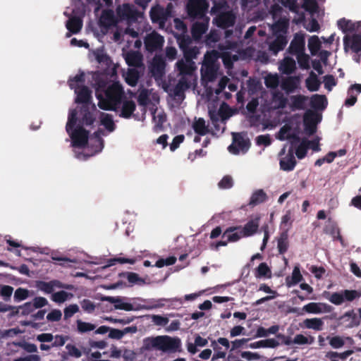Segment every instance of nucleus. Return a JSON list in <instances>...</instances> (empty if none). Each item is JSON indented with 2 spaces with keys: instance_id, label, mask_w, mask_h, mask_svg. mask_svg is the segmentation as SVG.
Listing matches in <instances>:
<instances>
[{
  "instance_id": "1",
  "label": "nucleus",
  "mask_w": 361,
  "mask_h": 361,
  "mask_svg": "<svg viewBox=\"0 0 361 361\" xmlns=\"http://www.w3.org/2000/svg\"><path fill=\"white\" fill-rule=\"evenodd\" d=\"M102 94H97L98 106L101 109L116 111L125 97L123 88L118 82H114L108 86Z\"/></svg>"
},
{
  "instance_id": "2",
  "label": "nucleus",
  "mask_w": 361,
  "mask_h": 361,
  "mask_svg": "<svg viewBox=\"0 0 361 361\" xmlns=\"http://www.w3.org/2000/svg\"><path fill=\"white\" fill-rule=\"evenodd\" d=\"M145 350H149L156 348L163 352H180L181 341L178 337L172 338L169 336H158L148 337L144 339Z\"/></svg>"
},
{
  "instance_id": "3",
  "label": "nucleus",
  "mask_w": 361,
  "mask_h": 361,
  "mask_svg": "<svg viewBox=\"0 0 361 361\" xmlns=\"http://www.w3.org/2000/svg\"><path fill=\"white\" fill-rule=\"evenodd\" d=\"M209 4L207 0H190L187 4V13L192 19H204Z\"/></svg>"
},
{
  "instance_id": "4",
  "label": "nucleus",
  "mask_w": 361,
  "mask_h": 361,
  "mask_svg": "<svg viewBox=\"0 0 361 361\" xmlns=\"http://www.w3.org/2000/svg\"><path fill=\"white\" fill-rule=\"evenodd\" d=\"M233 143L228 146V151L233 154H238L240 152L245 153L250 147L249 138L245 137L240 133H233Z\"/></svg>"
},
{
  "instance_id": "5",
  "label": "nucleus",
  "mask_w": 361,
  "mask_h": 361,
  "mask_svg": "<svg viewBox=\"0 0 361 361\" xmlns=\"http://www.w3.org/2000/svg\"><path fill=\"white\" fill-rule=\"evenodd\" d=\"M164 38L156 31L147 34L144 39V44L146 51L152 54L162 49Z\"/></svg>"
},
{
  "instance_id": "6",
  "label": "nucleus",
  "mask_w": 361,
  "mask_h": 361,
  "mask_svg": "<svg viewBox=\"0 0 361 361\" xmlns=\"http://www.w3.org/2000/svg\"><path fill=\"white\" fill-rule=\"evenodd\" d=\"M116 13L121 20H126L128 23L136 22L140 14L135 7L130 4L118 6L116 8Z\"/></svg>"
},
{
  "instance_id": "7",
  "label": "nucleus",
  "mask_w": 361,
  "mask_h": 361,
  "mask_svg": "<svg viewBox=\"0 0 361 361\" xmlns=\"http://www.w3.org/2000/svg\"><path fill=\"white\" fill-rule=\"evenodd\" d=\"M279 155L283 156L279 160L280 169L284 171H293L297 164V161L294 155L293 147L288 149L287 154H286V147H284L281 149Z\"/></svg>"
},
{
  "instance_id": "8",
  "label": "nucleus",
  "mask_w": 361,
  "mask_h": 361,
  "mask_svg": "<svg viewBox=\"0 0 361 361\" xmlns=\"http://www.w3.org/2000/svg\"><path fill=\"white\" fill-rule=\"evenodd\" d=\"M72 139L73 145L85 147L88 143L89 131L82 126H78L68 133Z\"/></svg>"
},
{
  "instance_id": "9",
  "label": "nucleus",
  "mask_w": 361,
  "mask_h": 361,
  "mask_svg": "<svg viewBox=\"0 0 361 361\" xmlns=\"http://www.w3.org/2000/svg\"><path fill=\"white\" fill-rule=\"evenodd\" d=\"M171 16V11L168 8L157 6L152 7L150 11V18L153 23H158L161 27H164L168 18Z\"/></svg>"
},
{
  "instance_id": "10",
  "label": "nucleus",
  "mask_w": 361,
  "mask_h": 361,
  "mask_svg": "<svg viewBox=\"0 0 361 361\" xmlns=\"http://www.w3.org/2000/svg\"><path fill=\"white\" fill-rule=\"evenodd\" d=\"M235 20V15L232 11H228L216 15L213 19V23L219 28L227 29L234 25Z\"/></svg>"
},
{
  "instance_id": "11",
  "label": "nucleus",
  "mask_w": 361,
  "mask_h": 361,
  "mask_svg": "<svg viewBox=\"0 0 361 361\" xmlns=\"http://www.w3.org/2000/svg\"><path fill=\"white\" fill-rule=\"evenodd\" d=\"M260 355L257 353L250 351L232 350L230 349L229 353L226 358V361H252L260 359Z\"/></svg>"
},
{
  "instance_id": "12",
  "label": "nucleus",
  "mask_w": 361,
  "mask_h": 361,
  "mask_svg": "<svg viewBox=\"0 0 361 361\" xmlns=\"http://www.w3.org/2000/svg\"><path fill=\"white\" fill-rule=\"evenodd\" d=\"M166 61L162 56L155 55L153 58L150 72L156 78H161L165 75Z\"/></svg>"
},
{
  "instance_id": "13",
  "label": "nucleus",
  "mask_w": 361,
  "mask_h": 361,
  "mask_svg": "<svg viewBox=\"0 0 361 361\" xmlns=\"http://www.w3.org/2000/svg\"><path fill=\"white\" fill-rule=\"evenodd\" d=\"M96 111L97 108L94 104L91 105H82L80 109L82 123L87 126L92 125L96 120L94 115Z\"/></svg>"
},
{
  "instance_id": "14",
  "label": "nucleus",
  "mask_w": 361,
  "mask_h": 361,
  "mask_svg": "<svg viewBox=\"0 0 361 361\" xmlns=\"http://www.w3.org/2000/svg\"><path fill=\"white\" fill-rule=\"evenodd\" d=\"M126 298L121 296H104L102 301H107L114 305V309L122 310L125 311H133L137 309L131 303L125 302Z\"/></svg>"
},
{
  "instance_id": "15",
  "label": "nucleus",
  "mask_w": 361,
  "mask_h": 361,
  "mask_svg": "<svg viewBox=\"0 0 361 361\" xmlns=\"http://www.w3.org/2000/svg\"><path fill=\"white\" fill-rule=\"evenodd\" d=\"M343 46L345 51L350 49L355 54L361 53V36L358 34L345 35Z\"/></svg>"
},
{
  "instance_id": "16",
  "label": "nucleus",
  "mask_w": 361,
  "mask_h": 361,
  "mask_svg": "<svg viewBox=\"0 0 361 361\" xmlns=\"http://www.w3.org/2000/svg\"><path fill=\"white\" fill-rule=\"evenodd\" d=\"M334 307L322 302H310L302 307V310L310 314L329 313Z\"/></svg>"
},
{
  "instance_id": "17",
  "label": "nucleus",
  "mask_w": 361,
  "mask_h": 361,
  "mask_svg": "<svg viewBox=\"0 0 361 361\" xmlns=\"http://www.w3.org/2000/svg\"><path fill=\"white\" fill-rule=\"evenodd\" d=\"M201 22L195 23L191 28V35L194 40L200 41L207 30H208L209 25V18L201 19Z\"/></svg>"
},
{
  "instance_id": "18",
  "label": "nucleus",
  "mask_w": 361,
  "mask_h": 361,
  "mask_svg": "<svg viewBox=\"0 0 361 361\" xmlns=\"http://www.w3.org/2000/svg\"><path fill=\"white\" fill-rule=\"evenodd\" d=\"M305 43L304 36L296 34L288 49V52L292 55H298L304 52Z\"/></svg>"
},
{
  "instance_id": "19",
  "label": "nucleus",
  "mask_w": 361,
  "mask_h": 361,
  "mask_svg": "<svg viewBox=\"0 0 361 361\" xmlns=\"http://www.w3.org/2000/svg\"><path fill=\"white\" fill-rule=\"evenodd\" d=\"M176 67L182 76H191L196 68L195 62L187 61L183 59L176 62Z\"/></svg>"
},
{
  "instance_id": "20",
  "label": "nucleus",
  "mask_w": 361,
  "mask_h": 361,
  "mask_svg": "<svg viewBox=\"0 0 361 361\" xmlns=\"http://www.w3.org/2000/svg\"><path fill=\"white\" fill-rule=\"evenodd\" d=\"M259 221L260 216L258 215L249 220L241 229L243 236L250 237L255 234L259 226Z\"/></svg>"
},
{
  "instance_id": "21",
  "label": "nucleus",
  "mask_w": 361,
  "mask_h": 361,
  "mask_svg": "<svg viewBox=\"0 0 361 361\" xmlns=\"http://www.w3.org/2000/svg\"><path fill=\"white\" fill-rule=\"evenodd\" d=\"M228 111H230V108L226 103H223L218 111L209 110V116L212 123H219L220 118L221 121L227 119L230 116V115L227 114Z\"/></svg>"
},
{
  "instance_id": "22",
  "label": "nucleus",
  "mask_w": 361,
  "mask_h": 361,
  "mask_svg": "<svg viewBox=\"0 0 361 361\" xmlns=\"http://www.w3.org/2000/svg\"><path fill=\"white\" fill-rule=\"evenodd\" d=\"M288 43L286 35H276L275 39L269 44V49L274 54L282 51Z\"/></svg>"
},
{
  "instance_id": "23",
  "label": "nucleus",
  "mask_w": 361,
  "mask_h": 361,
  "mask_svg": "<svg viewBox=\"0 0 361 361\" xmlns=\"http://www.w3.org/2000/svg\"><path fill=\"white\" fill-rule=\"evenodd\" d=\"M77 97L75 102L78 104H82V105H91V90L86 86H82L78 90H75Z\"/></svg>"
},
{
  "instance_id": "24",
  "label": "nucleus",
  "mask_w": 361,
  "mask_h": 361,
  "mask_svg": "<svg viewBox=\"0 0 361 361\" xmlns=\"http://www.w3.org/2000/svg\"><path fill=\"white\" fill-rule=\"evenodd\" d=\"M201 73L204 79L212 82L216 78L217 68L213 63H207L202 66Z\"/></svg>"
},
{
  "instance_id": "25",
  "label": "nucleus",
  "mask_w": 361,
  "mask_h": 361,
  "mask_svg": "<svg viewBox=\"0 0 361 361\" xmlns=\"http://www.w3.org/2000/svg\"><path fill=\"white\" fill-rule=\"evenodd\" d=\"M279 345V342L276 338H267L251 343L248 345V347L252 349L260 348H276Z\"/></svg>"
},
{
  "instance_id": "26",
  "label": "nucleus",
  "mask_w": 361,
  "mask_h": 361,
  "mask_svg": "<svg viewBox=\"0 0 361 361\" xmlns=\"http://www.w3.org/2000/svg\"><path fill=\"white\" fill-rule=\"evenodd\" d=\"M298 85V79L297 77L289 76L282 80L281 87L287 94L293 92Z\"/></svg>"
},
{
  "instance_id": "27",
  "label": "nucleus",
  "mask_w": 361,
  "mask_h": 361,
  "mask_svg": "<svg viewBox=\"0 0 361 361\" xmlns=\"http://www.w3.org/2000/svg\"><path fill=\"white\" fill-rule=\"evenodd\" d=\"M327 99L325 95L313 94L310 98V106L315 110H324L327 106Z\"/></svg>"
},
{
  "instance_id": "28",
  "label": "nucleus",
  "mask_w": 361,
  "mask_h": 361,
  "mask_svg": "<svg viewBox=\"0 0 361 361\" xmlns=\"http://www.w3.org/2000/svg\"><path fill=\"white\" fill-rule=\"evenodd\" d=\"M67 30L72 34H78L82 27V20L80 17L70 18L66 24Z\"/></svg>"
},
{
  "instance_id": "29",
  "label": "nucleus",
  "mask_w": 361,
  "mask_h": 361,
  "mask_svg": "<svg viewBox=\"0 0 361 361\" xmlns=\"http://www.w3.org/2000/svg\"><path fill=\"white\" fill-rule=\"evenodd\" d=\"M240 226H231L226 229L222 234V238H226L228 242H237L243 236L242 231L235 232L236 230L240 229Z\"/></svg>"
},
{
  "instance_id": "30",
  "label": "nucleus",
  "mask_w": 361,
  "mask_h": 361,
  "mask_svg": "<svg viewBox=\"0 0 361 361\" xmlns=\"http://www.w3.org/2000/svg\"><path fill=\"white\" fill-rule=\"evenodd\" d=\"M267 199V193L262 189H259L252 194L248 204L251 207H255L265 202Z\"/></svg>"
},
{
  "instance_id": "31",
  "label": "nucleus",
  "mask_w": 361,
  "mask_h": 361,
  "mask_svg": "<svg viewBox=\"0 0 361 361\" xmlns=\"http://www.w3.org/2000/svg\"><path fill=\"white\" fill-rule=\"evenodd\" d=\"M136 104L133 100H125L123 102V106L121 108V111L120 114V116L129 118L131 117L133 112L135 111Z\"/></svg>"
},
{
  "instance_id": "32",
  "label": "nucleus",
  "mask_w": 361,
  "mask_h": 361,
  "mask_svg": "<svg viewBox=\"0 0 361 361\" xmlns=\"http://www.w3.org/2000/svg\"><path fill=\"white\" fill-rule=\"evenodd\" d=\"M93 79L94 82L92 84L93 87L95 89L96 97H97V94H102L106 90L107 81L104 78L101 77L98 74H94L93 75Z\"/></svg>"
},
{
  "instance_id": "33",
  "label": "nucleus",
  "mask_w": 361,
  "mask_h": 361,
  "mask_svg": "<svg viewBox=\"0 0 361 361\" xmlns=\"http://www.w3.org/2000/svg\"><path fill=\"white\" fill-rule=\"evenodd\" d=\"M305 84L309 91L316 92L319 90L321 82L317 75L313 71H311L309 77L305 80Z\"/></svg>"
},
{
  "instance_id": "34",
  "label": "nucleus",
  "mask_w": 361,
  "mask_h": 361,
  "mask_svg": "<svg viewBox=\"0 0 361 361\" xmlns=\"http://www.w3.org/2000/svg\"><path fill=\"white\" fill-rule=\"evenodd\" d=\"M291 104L290 107L292 110H301L305 109V102L307 97L302 94L293 95L290 97Z\"/></svg>"
},
{
  "instance_id": "35",
  "label": "nucleus",
  "mask_w": 361,
  "mask_h": 361,
  "mask_svg": "<svg viewBox=\"0 0 361 361\" xmlns=\"http://www.w3.org/2000/svg\"><path fill=\"white\" fill-rule=\"evenodd\" d=\"M126 61L129 66L139 68L142 65V55L137 51L128 53L126 58Z\"/></svg>"
},
{
  "instance_id": "36",
  "label": "nucleus",
  "mask_w": 361,
  "mask_h": 361,
  "mask_svg": "<svg viewBox=\"0 0 361 361\" xmlns=\"http://www.w3.org/2000/svg\"><path fill=\"white\" fill-rule=\"evenodd\" d=\"M353 350H348L343 353L329 351L326 353L325 357L329 359L330 361H338V359L344 360L353 354Z\"/></svg>"
},
{
  "instance_id": "37",
  "label": "nucleus",
  "mask_w": 361,
  "mask_h": 361,
  "mask_svg": "<svg viewBox=\"0 0 361 361\" xmlns=\"http://www.w3.org/2000/svg\"><path fill=\"white\" fill-rule=\"evenodd\" d=\"M100 122L106 129L109 132H113L116 128V125L113 120L112 115L106 113H100Z\"/></svg>"
},
{
  "instance_id": "38",
  "label": "nucleus",
  "mask_w": 361,
  "mask_h": 361,
  "mask_svg": "<svg viewBox=\"0 0 361 361\" xmlns=\"http://www.w3.org/2000/svg\"><path fill=\"white\" fill-rule=\"evenodd\" d=\"M289 246L288 235L287 231L281 233L277 242V248L279 254L283 255L287 252Z\"/></svg>"
},
{
  "instance_id": "39",
  "label": "nucleus",
  "mask_w": 361,
  "mask_h": 361,
  "mask_svg": "<svg viewBox=\"0 0 361 361\" xmlns=\"http://www.w3.org/2000/svg\"><path fill=\"white\" fill-rule=\"evenodd\" d=\"M192 128L199 135H205L209 132L208 127L205 125V121L202 118H199L194 121Z\"/></svg>"
},
{
  "instance_id": "40",
  "label": "nucleus",
  "mask_w": 361,
  "mask_h": 361,
  "mask_svg": "<svg viewBox=\"0 0 361 361\" xmlns=\"http://www.w3.org/2000/svg\"><path fill=\"white\" fill-rule=\"evenodd\" d=\"M337 25L338 28L341 29L343 33L353 32L356 30L355 23L344 18L338 20Z\"/></svg>"
},
{
  "instance_id": "41",
  "label": "nucleus",
  "mask_w": 361,
  "mask_h": 361,
  "mask_svg": "<svg viewBox=\"0 0 361 361\" xmlns=\"http://www.w3.org/2000/svg\"><path fill=\"white\" fill-rule=\"evenodd\" d=\"M322 116L318 113L312 110H307L303 116V123L317 125L321 121Z\"/></svg>"
},
{
  "instance_id": "42",
  "label": "nucleus",
  "mask_w": 361,
  "mask_h": 361,
  "mask_svg": "<svg viewBox=\"0 0 361 361\" xmlns=\"http://www.w3.org/2000/svg\"><path fill=\"white\" fill-rule=\"evenodd\" d=\"M305 328L315 331L322 330L324 322L319 318L306 319L303 322Z\"/></svg>"
},
{
  "instance_id": "43",
  "label": "nucleus",
  "mask_w": 361,
  "mask_h": 361,
  "mask_svg": "<svg viewBox=\"0 0 361 361\" xmlns=\"http://www.w3.org/2000/svg\"><path fill=\"white\" fill-rule=\"evenodd\" d=\"M60 282L56 280L51 281L49 282L39 281L37 288L46 293H51L54 291V286L60 287Z\"/></svg>"
},
{
  "instance_id": "44",
  "label": "nucleus",
  "mask_w": 361,
  "mask_h": 361,
  "mask_svg": "<svg viewBox=\"0 0 361 361\" xmlns=\"http://www.w3.org/2000/svg\"><path fill=\"white\" fill-rule=\"evenodd\" d=\"M272 99L277 109H284L287 106L288 99L281 92H274Z\"/></svg>"
},
{
  "instance_id": "45",
  "label": "nucleus",
  "mask_w": 361,
  "mask_h": 361,
  "mask_svg": "<svg viewBox=\"0 0 361 361\" xmlns=\"http://www.w3.org/2000/svg\"><path fill=\"white\" fill-rule=\"evenodd\" d=\"M308 48L312 54H315L321 48V42L317 35L312 36L308 39Z\"/></svg>"
},
{
  "instance_id": "46",
  "label": "nucleus",
  "mask_w": 361,
  "mask_h": 361,
  "mask_svg": "<svg viewBox=\"0 0 361 361\" xmlns=\"http://www.w3.org/2000/svg\"><path fill=\"white\" fill-rule=\"evenodd\" d=\"M279 77L277 74H268L264 78V84L267 88L276 89L279 85Z\"/></svg>"
},
{
  "instance_id": "47",
  "label": "nucleus",
  "mask_w": 361,
  "mask_h": 361,
  "mask_svg": "<svg viewBox=\"0 0 361 361\" xmlns=\"http://www.w3.org/2000/svg\"><path fill=\"white\" fill-rule=\"evenodd\" d=\"M139 78V72L135 69H130L127 73L126 81L130 86L135 87L137 84Z\"/></svg>"
},
{
  "instance_id": "48",
  "label": "nucleus",
  "mask_w": 361,
  "mask_h": 361,
  "mask_svg": "<svg viewBox=\"0 0 361 361\" xmlns=\"http://www.w3.org/2000/svg\"><path fill=\"white\" fill-rule=\"evenodd\" d=\"M295 69V62L291 58H286L281 65V70L285 74H291Z\"/></svg>"
},
{
  "instance_id": "49",
  "label": "nucleus",
  "mask_w": 361,
  "mask_h": 361,
  "mask_svg": "<svg viewBox=\"0 0 361 361\" xmlns=\"http://www.w3.org/2000/svg\"><path fill=\"white\" fill-rule=\"evenodd\" d=\"M77 330L80 334H84L86 332H89L91 331H93L96 329V325L89 323L82 322L80 319L77 320Z\"/></svg>"
},
{
  "instance_id": "50",
  "label": "nucleus",
  "mask_w": 361,
  "mask_h": 361,
  "mask_svg": "<svg viewBox=\"0 0 361 361\" xmlns=\"http://www.w3.org/2000/svg\"><path fill=\"white\" fill-rule=\"evenodd\" d=\"M121 277H126L130 284H141L144 280L139 275L134 272H124L120 274Z\"/></svg>"
},
{
  "instance_id": "51",
  "label": "nucleus",
  "mask_w": 361,
  "mask_h": 361,
  "mask_svg": "<svg viewBox=\"0 0 361 361\" xmlns=\"http://www.w3.org/2000/svg\"><path fill=\"white\" fill-rule=\"evenodd\" d=\"M228 7L227 2L226 1H214V5L211 8L210 13L212 15H219V13L226 12L224 10Z\"/></svg>"
},
{
  "instance_id": "52",
  "label": "nucleus",
  "mask_w": 361,
  "mask_h": 361,
  "mask_svg": "<svg viewBox=\"0 0 361 361\" xmlns=\"http://www.w3.org/2000/svg\"><path fill=\"white\" fill-rule=\"evenodd\" d=\"M303 280V277L300 273V269L298 267H295L291 276V281H288V278L286 279L287 286H291L295 285Z\"/></svg>"
},
{
  "instance_id": "53",
  "label": "nucleus",
  "mask_w": 361,
  "mask_h": 361,
  "mask_svg": "<svg viewBox=\"0 0 361 361\" xmlns=\"http://www.w3.org/2000/svg\"><path fill=\"white\" fill-rule=\"evenodd\" d=\"M220 39V34L218 30H212L205 37V44L209 47H213V44L219 42Z\"/></svg>"
},
{
  "instance_id": "54",
  "label": "nucleus",
  "mask_w": 361,
  "mask_h": 361,
  "mask_svg": "<svg viewBox=\"0 0 361 361\" xmlns=\"http://www.w3.org/2000/svg\"><path fill=\"white\" fill-rule=\"evenodd\" d=\"M342 293L344 298V302H351L361 297V292L356 290H344L342 291Z\"/></svg>"
},
{
  "instance_id": "55",
  "label": "nucleus",
  "mask_w": 361,
  "mask_h": 361,
  "mask_svg": "<svg viewBox=\"0 0 361 361\" xmlns=\"http://www.w3.org/2000/svg\"><path fill=\"white\" fill-rule=\"evenodd\" d=\"M77 122V111L75 109L72 110L68 115V122L66 123V130L68 133L73 130Z\"/></svg>"
},
{
  "instance_id": "56",
  "label": "nucleus",
  "mask_w": 361,
  "mask_h": 361,
  "mask_svg": "<svg viewBox=\"0 0 361 361\" xmlns=\"http://www.w3.org/2000/svg\"><path fill=\"white\" fill-rule=\"evenodd\" d=\"M177 42L178 43L180 49L182 51L186 49L190 48V45L192 42L191 38L185 35H180L177 37Z\"/></svg>"
},
{
  "instance_id": "57",
  "label": "nucleus",
  "mask_w": 361,
  "mask_h": 361,
  "mask_svg": "<svg viewBox=\"0 0 361 361\" xmlns=\"http://www.w3.org/2000/svg\"><path fill=\"white\" fill-rule=\"evenodd\" d=\"M297 56L298 63L302 69L310 68V57L307 54L304 52L299 54Z\"/></svg>"
},
{
  "instance_id": "58",
  "label": "nucleus",
  "mask_w": 361,
  "mask_h": 361,
  "mask_svg": "<svg viewBox=\"0 0 361 361\" xmlns=\"http://www.w3.org/2000/svg\"><path fill=\"white\" fill-rule=\"evenodd\" d=\"M271 276V270L269 268L268 265L262 262L259 264L256 271V276L257 277H270Z\"/></svg>"
},
{
  "instance_id": "59",
  "label": "nucleus",
  "mask_w": 361,
  "mask_h": 361,
  "mask_svg": "<svg viewBox=\"0 0 361 361\" xmlns=\"http://www.w3.org/2000/svg\"><path fill=\"white\" fill-rule=\"evenodd\" d=\"M307 149V145L305 144V140L302 139L300 145L295 149L294 153H295L296 157L299 159H302L306 157Z\"/></svg>"
},
{
  "instance_id": "60",
  "label": "nucleus",
  "mask_w": 361,
  "mask_h": 361,
  "mask_svg": "<svg viewBox=\"0 0 361 361\" xmlns=\"http://www.w3.org/2000/svg\"><path fill=\"white\" fill-rule=\"evenodd\" d=\"M293 343L298 345L312 344L314 341V338L310 336V338L305 336L302 334H297L293 339H292Z\"/></svg>"
},
{
  "instance_id": "61",
  "label": "nucleus",
  "mask_w": 361,
  "mask_h": 361,
  "mask_svg": "<svg viewBox=\"0 0 361 361\" xmlns=\"http://www.w3.org/2000/svg\"><path fill=\"white\" fill-rule=\"evenodd\" d=\"M28 296H29V290H27L25 288H18L16 290V291L14 293L13 298H14L15 301L20 302V301L25 300L26 298H28Z\"/></svg>"
},
{
  "instance_id": "62",
  "label": "nucleus",
  "mask_w": 361,
  "mask_h": 361,
  "mask_svg": "<svg viewBox=\"0 0 361 361\" xmlns=\"http://www.w3.org/2000/svg\"><path fill=\"white\" fill-rule=\"evenodd\" d=\"M327 339L329 340V345L335 349L340 348L345 344L343 338L339 336H335L334 337L328 336Z\"/></svg>"
},
{
  "instance_id": "63",
  "label": "nucleus",
  "mask_w": 361,
  "mask_h": 361,
  "mask_svg": "<svg viewBox=\"0 0 361 361\" xmlns=\"http://www.w3.org/2000/svg\"><path fill=\"white\" fill-rule=\"evenodd\" d=\"M184 60L190 62H194L193 59L196 58L198 51L196 47H190L183 51Z\"/></svg>"
},
{
  "instance_id": "64",
  "label": "nucleus",
  "mask_w": 361,
  "mask_h": 361,
  "mask_svg": "<svg viewBox=\"0 0 361 361\" xmlns=\"http://www.w3.org/2000/svg\"><path fill=\"white\" fill-rule=\"evenodd\" d=\"M288 30V25L286 22L278 21L274 25V31L275 35H286Z\"/></svg>"
}]
</instances>
